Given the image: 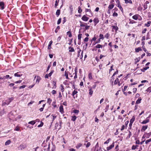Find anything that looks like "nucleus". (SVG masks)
Here are the masks:
<instances>
[{"label": "nucleus", "instance_id": "nucleus-10", "mask_svg": "<svg viewBox=\"0 0 151 151\" xmlns=\"http://www.w3.org/2000/svg\"><path fill=\"white\" fill-rule=\"evenodd\" d=\"M12 99H8V102H4L3 103V105H5L6 104L8 105L9 103L11 102V101H12Z\"/></svg>", "mask_w": 151, "mask_h": 151}, {"label": "nucleus", "instance_id": "nucleus-3", "mask_svg": "<svg viewBox=\"0 0 151 151\" xmlns=\"http://www.w3.org/2000/svg\"><path fill=\"white\" fill-rule=\"evenodd\" d=\"M114 142H113L112 144L109 146V147H106V150L107 151H109L110 150H111L112 148H113L114 146Z\"/></svg>", "mask_w": 151, "mask_h": 151}, {"label": "nucleus", "instance_id": "nucleus-50", "mask_svg": "<svg viewBox=\"0 0 151 151\" xmlns=\"http://www.w3.org/2000/svg\"><path fill=\"white\" fill-rule=\"evenodd\" d=\"M151 142V138L145 141V143H146V144H148L149 142Z\"/></svg>", "mask_w": 151, "mask_h": 151}, {"label": "nucleus", "instance_id": "nucleus-23", "mask_svg": "<svg viewBox=\"0 0 151 151\" xmlns=\"http://www.w3.org/2000/svg\"><path fill=\"white\" fill-rule=\"evenodd\" d=\"M113 29H114L116 31H117L118 29V27L116 26H112Z\"/></svg>", "mask_w": 151, "mask_h": 151}, {"label": "nucleus", "instance_id": "nucleus-29", "mask_svg": "<svg viewBox=\"0 0 151 151\" xmlns=\"http://www.w3.org/2000/svg\"><path fill=\"white\" fill-rule=\"evenodd\" d=\"M36 122H35V121H32L29 122H28V124H30L32 125H33Z\"/></svg>", "mask_w": 151, "mask_h": 151}, {"label": "nucleus", "instance_id": "nucleus-31", "mask_svg": "<svg viewBox=\"0 0 151 151\" xmlns=\"http://www.w3.org/2000/svg\"><path fill=\"white\" fill-rule=\"evenodd\" d=\"M11 142L10 140H9L6 142L5 145H8Z\"/></svg>", "mask_w": 151, "mask_h": 151}, {"label": "nucleus", "instance_id": "nucleus-63", "mask_svg": "<svg viewBox=\"0 0 151 151\" xmlns=\"http://www.w3.org/2000/svg\"><path fill=\"white\" fill-rule=\"evenodd\" d=\"M53 70H52L50 73H49L48 75L49 76H50V77L52 75V74L53 73Z\"/></svg>", "mask_w": 151, "mask_h": 151}, {"label": "nucleus", "instance_id": "nucleus-22", "mask_svg": "<svg viewBox=\"0 0 151 151\" xmlns=\"http://www.w3.org/2000/svg\"><path fill=\"white\" fill-rule=\"evenodd\" d=\"M60 9H58L56 13V14L58 17L60 15Z\"/></svg>", "mask_w": 151, "mask_h": 151}, {"label": "nucleus", "instance_id": "nucleus-52", "mask_svg": "<svg viewBox=\"0 0 151 151\" xmlns=\"http://www.w3.org/2000/svg\"><path fill=\"white\" fill-rule=\"evenodd\" d=\"M20 129L18 127H16V128L14 129L15 131H19Z\"/></svg>", "mask_w": 151, "mask_h": 151}, {"label": "nucleus", "instance_id": "nucleus-17", "mask_svg": "<svg viewBox=\"0 0 151 151\" xmlns=\"http://www.w3.org/2000/svg\"><path fill=\"white\" fill-rule=\"evenodd\" d=\"M149 68V67L147 66V67L144 68H143L141 69V70L143 72H144L145 71V70H147Z\"/></svg>", "mask_w": 151, "mask_h": 151}, {"label": "nucleus", "instance_id": "nucleus-12", "mask_svg": "<svg viewBox=\"0 0 151 151\" xmlns=\"http://www.w3.org/2000/svg\"><path fill=\"white\" fill-rule=\"evenodd\" d=\"M14 75L15 76L19 77H20L22 75V74L20 73L19 72H17L16 73H15L14 74Z\"/></svg>", "mask_w": 151, "mask_h": 151}, {"label": "nucleus", "instance_id": "nucleus-9", "mask_svg": "<svg viewBox=\"0 0 151 151\" xmlns=\"http://www.w3.org/2000/svg\"><path fill=\"white\" fill-rule=\"evenodd\" d=\"M139 17L140 16L139 15L135 14L132 17V18L135 20H137Z\"/></svg>", "mask_w": 151, "mask_h": 151}, {"label": "nucleus", "instance_id": "nucleus-57", "mask_svg": "<svg viewBox=\"0 0 151 151\" xmlns=\"http://www.w3.org/2000/svg\"><path fill=\"white\" fill-rule=\"evenodd\" d=\"M147 91L148 92H149V93H150L151 92V86L149 87L147 90Z\"/></svg>", "mask_w": 151, "mask_h": 151}, {"label": "nucleus", "instance_id": "nucleus-19", "mask_svg": "<svg viewBox=\"0 0 151 151\" xmlns=\"http://www.w3.org/2000/svg\"><path fill=\"white\" fill-rule=\"evenodd\" d=\"M68 48L69 50V52H73L75 51L73 47H69Z\"/></svg>", "mask_w": 151, "mask_h": 151}, {"label": "nucleus", "instance_id": "nucleus-45", "mask_svg": "<svg viewBox=\"0 0 151 151\" xmlns=\"http://www.w3.org/2000/svg\"><path fill=\"white\" fill-rule=\"evenodd\" d=\"M80 26L81 27H84L86 25L83 24L82 22L80 21Z\"/></svg>", "mask_w": 151, "mask_h": 151}, {"label": "nucleus", "instance_id": "nucleus-15", "mask_svg": "<svg viewBox=\"0 0 151 151\" xmlns=\"http://www.w3.org/2000/svg\"><path fill=\"white\" fill-rule=\"evenodd\" d=\"M148 126L147 125L143 126L141 129V131H145L147 128Z\"/></svg>", "mask_w": 151, "mask_h": 151}, {"label": "nucleus", "instance_id": "nucleus-4", "mask_svg": "<svg viewBox=\"0 0 151 151\" xmlns=\"http://www.w3.org/2000/svg\"><path fill=\"white\" fill-rule=\"evenodd\" d=\"M89 18L87 17L85 15H84L81 18L85 22H86L88 20Z\"/></svg>", "mask_w": 151, "mask_h": 151}, {"label": "nucleus", "instance_id": "nucleus-16", "mask_svg": "<svg viewBox=\"0 0 151 151\" xmlns=\"http://www.w3.org/2000/svg\"><path fill=\"white\" fill-rule=\"evenodd\" d=\"M103 47V46L101 45L97 44L96 45V46L95 47L96 48H102Z\"/></svg>", "mask_w": 151, "mask_h": 151}, {"label": "nucleus", "instance_id": "nucleus-64", "mask_svg": "<svg viewBox=\"0 0 151 151\" xmlns=\"http://www.w3.org/2000/svg\"><path fill=\"white\" fill-rule=\"evenodd\" d=\"M25 87H26V86L25 85H23V86H20L19 87V89L24 88Z\"/></svg>", "mask_w": 151, "mask_h": 151}, {"label": "nucleus", "instance_id": "nucleus-46", "mask_svg": "<svg viewBox=\"0 0 151 151\" xmlns=\"http://www.w3.org/2000/svg\"><path fill=\"white\" fill-rule=\"evenodd\" d=\"M132 133H131V132L129 131V134L128 136L127 137V139H128L130 137L132 136Z\"/></svg>", "mask_w": 151, "mask_h": 151}, {"label": "nucleus", "instance_id": "nucleus-54", "mask_svg": "<svg viewBox=\"0 0 151 151\" xmlns=\"http://www.w3.org/2000/svg\"><path fill=\"white\" fill-rule=\"evenodd\" d=\"M61 19L60 18H59L58 19V22H57V24H60V23H61Z\"/></svg>", "mask_w": 151, "mask_h": 151}, {"label": "nucleus", "instance_id": "nucleus-47", "mask_svg": "<svg viewBox=\"0 0 151 151\" xmlns=\"http://www.w3.org/2000/svg\"><path fill=\"white\" fill-rule=\"evenodd\" d=\"M73 113H75V114H78L79 113V110H76V109H74L73 110Z\"/></svg>", "mask_w": 151, "mask_h": 151}, {"label": "nucleus", "instance_id": "nucleus-13", "mask_svg": "<svg viewBox=\"0 0 151 151\" xmlns=\"http://www.w3.org/2000/svg\"><path fill=\"white\" fill-rule=\"evenodd\" d=\"M141 100H142V99L140 98H139L136 101V104H139V103H140Z\"/></svg>", "mask_w": 151, "mask_h": 151}, {"label": "nucleus", "instance_id": "nucleus-33", "mask_svg": "<svg viewBox=\"0 0 151 151\" xmlns=\"http://www.w3.org/2000/svg\"><path fill=\"white\" fill-rule=\"evenodd\" d=\"M135 120V117L134 116H133L132 119L130 120L131 123H133Z\"/></svg>", "mask_w": 151, "mask_h": 151}, {"label": "nucleus", "instance_id": "nucleus-56", "mask_svg": "<svg viewBox=\"0 0 151 151\" xmlns=\"http://www.w3.org/2000/svg\"><path fill=\"white\" fill-rule=\"evenodd\" d=\"M96 86V84H95L93 85V86L92 87H90V88H92V89H94L95 88Z\"/></svg>", "mask_w": 151, "mask_h": 151}, {"label": "nucleus", "instance_id": "nucleus-14", "mask_svg": "<svg viewBox=\"0 0 151 151\" xmlns=\"http://www.w3.org/2000/svg\"><path fill=\"white\" fill-rule=\"evenodd\" d=\"M52 40L50 41V42H49L48 45V49H51V45L52 44Z\"/></svg>", "mask_w": 151, "mask_h": 151}, {"label": "nucleus", "instance_id": "nucleus-11", "mask_svg": "<svg viewBox=\"0 0 151 151\" xmlns=\"http://www.w3.org/2000/svg\"><path fill=\"white\" fill-rule=\"evenodd\" d=\"M93 21L95 23V25H96V24L97 23H98L99 21V20H98V19L97 18H95Z\"/></svg>", "mask_w": 151, "mask_h": 151}, {"label": "nucleus", "instance_id": "nucleus-59", "mask_svg": "<svg viewBox=\"0 0 151 151\" xmlns=\"http://www.w3.org/2000/svg\"><path fill=\"white\" fill-rule=\"evenodd\" d=\"M43 125V122H41L40 124L38 126V127H41Z\"/></svg>", "mask_w": 151, "mask_h": 151}, {"label": "nucleus", "instance_id": "nucleus-25", "mask_svg": "<svg viewBox=\"0 0 151 151\" xmlns=\"http://www.w3.org/2000/svg\"><path fill=\"white\" fill-rule=\"evenodd\" d=\"M68 72H67L66 71H65V74L64 75L66 77V78L67 79H68L69 78L68 77Z\"/></svg>", "mask_w": 151, "mask_h": 151}, {"label": "nucleus", "instance_id": "nucleus-8", "mask_svg": "<svg viewBox=\"0 0 151 151\" xmlns=\"http://www.w3.org/2000/svg\"><path fill=\"white\" fill-rule=\"evenodd\" d=\"M0 8L2 10H3L4 8V4L3 2H0Z\"/></svg>", "mask_w": 151, "mask_h": 151}, {"label": "nucleus", "instance_id": "nucleus-1", "mask_svg": "<svg viewBox=\"0 0 151 151\" xmlns=\"http://www.w3.org/2000/svg\"><path fill=\"white\" fill-rule=\"evenodd\" d=\"M77 93L78 91L76 90H74L73 93L72 95L74 98V99H75L77 97Z\"/></svg>", "mask_w": 151, "mask_h": 151}, {"label": "nucleus", "instance_id": "nucleus-61", "mask_svg": "<svg viewBox=\"0 0 151 151\" xmlns=\"http://www.w3.org/2000/svg\"><path fill=\"white\" fill-rule=\"evenodd\" d=\"M51 93L52 94H55L56 93V91L55 90H53L52 92Z\"/></svg>", "mask_w": 151, "mask_h": 151}, {"label": "nucleus", "instance_id": "nucleus-58", "mask_svg": "<svg viewBox=\"0 0 151 151\" xmlns=\"http://www.w3.org/2000/svg\"><path fill=\"white\" fill-rule=\"evenodd\" d=\"M113 16L114 17H117L118 16V14L117 13L114 12L113 14Z\"/></svg>", "mask_w": 151, "mask_h": 151}, {"label": "nucleus", "instance_id": "nucleus-20", "mask_svg": "<svg viewBox=\"0 0 151 151\" xmlns=\"http://www.w3.org/2000/svg\"><path fill=\"white\" fill-rule=\"evenodd\" d=\"M149 122L148 119H146L145 120L143 121L141 123L142 124H145Z\"/></svg>", "mask_w": 151, "mask_h": 151}, {"label": "nucleus", "instance_id": "nucleus-62", "mask_svg": "<svg viewBox=\"0 0 151 151\" xmlns=\"http://www.w3.org/2000/svg\"><path fill=\"white\" fill-rule=\"evenodd\" d=\"M79 10H78V12L80 13L82 12V10L81 9V8L80 7H79L78 8Z\"/></svg>", "mask_w": 151, "mask_h": 151}, {"label": "nucleus", "instance_id": "nucleus-18", "mask_svg": "<svg viewBox=\"0 0 151 151\" xmlns=\"http://www.w3.org/2000/svg\"><path fill=\"white\" fill-rule=\"evenodd\" d=\"M135 52H138L139 51H142V50L141 49V47H139L137 48H136L135 49Z\"/></svg>", "mask_w": 151, "mask_h": 151}, {"label": "nucleus", "instance_id": "nucleus-28", "mask_svg": "<svg viewBox=\"0 0 151 151\" xmlns=\"http://www.w3.org/2000/svg\"><path fill=\"white\" fill-rule=\"evenodd\" d=\"M114 5L113 4H111L108 7V8L109 9H112L114 7Z\"/></svg>", "mask_w": 151, "mask_h": 151}, {"label": "nucleus", "instance_id": "nucleus-24", "mask_svg": "<svg viewBox=\"0 0 151 151\" xmlns=\"http://www.w3.org/2000/svg\"><path fill=\"white\" fill-rule=\"evenodd\" d=\"M77 117L75 116H72L71 120L73 121H75Z\"/></svg>", "mask_w": 151, "mask_h": 151}, {"label": "nucleus", "instance_id": "nucleus-39", "mask_svg": "<svg viewBox=\"0 0 151 151\" xmlns=\"http://www.w3.org/2000/svg\"><path fill=\"white\" fill-rule=\"evenodd\" d=\"M126 3H132V1L131 0H124Z\"/></svg>", "mask_w": 151, "mask_h": 151}, {"label": "nucleus", "instance_id": "nucleus-38", "mask_svg": "<svg viewBox=\"0 0 151 151\" xmlns=\"http://www.w3.org/2000/svg\"><path fill=\"white\" fill-rule=\"evenodd\" d=\"M67 34L68 35V37H72V35L71 32L70 31H68L67 32Z\"/></svg>", "mask_w": 151, "mask_h": 151}, {"label": "nucleus", "instance_id": "nucleus-49", "mask_svg": "<svg viewBox=\"0 0 151 151\" xmlns=\"http://www.w3.org/2000/svg\"><path fill=\"white\" fill-rule=\"evenodd\" d=\"M142 48L143 49V50L146 53L147 52V50L145 48V47L144 46H142Z\"/></svg>", "mask_w": 151, "mask_h": 151}, {"label": "nucleus", "instance_id": "nucleus-48", "mask_svg": "<svg viewBox=\"0 0 151 151\" xmlns=\"http://www.w3.org/2000/svg\"><path fill=\"white\" fill-rule=\"evenodd\" d=\"M143 7L144 8V10L146 9L147 8V5L146 4H144L143 5Z\"/></svg>", "mask_w": 151, "mask_h": 151}, {"label": "nucleus", "instance_id": "nucleus-34", "mask_svg": "<svg viewBox=\"0 0 151 151\" xmlns=\"http://www.w3.org/2000/svg\"><path fill=\"white\" fill-rule=\"evenodd\" d=\"M52 101V99H51L50 98H49L47 99V103L49 104H50V103H51Z\"/></svg>", "mask_w": 151, "mask_h": 151}, {"label": "nucleus", "instance_id": "nucleus-27", "mask_svg": "<svg viewBox=\"0 0 151 151\" xmlns=\"http://www.w3.org/2000/svg\"><path fill=\"white\" fill-rule=\"evenodd\" d=\"M93 93V91L92 90V88H89V94L91 95Z\"/></svg>", "mask_w": 151, "mask_h": 151}, {"label": "nucleus", "instance_id": "nucleus-32", "mask_svg": "<svg viewBox=\"0 0 151 151\" xmlns=\"http://www.w3.org/2000/svg\"><path fill=\"white\" fill-rule=\"evenodd\" d=\"M140 58H136L135 59V64H136L137 62H138L140 60Z\"/></svg>", "mask_w": 151, "mask_h": 151}, {"label": "nucleus", "instance_id": "nucleus-44", "mask_svg": "<svg viewBox=\"0 0 151 151\" xmlns=\"http://www.w3.org/2000/svg\"><path fill=\"white\" fill-rule=\"evenodd\" d=\"M60 89L62 92H63L64 90V88L63 85H61L60 87Z\"/></svg>", "mask_w": 151, "mask_h": 151}, {"label": "nucleus", "instance_id": "nucleus-6", "mask_svg": "<svg viewBox=\"0 0 151 151\" xmlns=\"http://www.w3.org/2000/svg\"><path fill=\"white\" fill-rule=\"evenodd\" d=\"M77 68H75V73H73V74H74L75 75V76L74 77V79H76L77 78V72H78V71H77Z\"/></svg>", "mask_w": 151, "mask_h": 151}, {"label": "nucleus", "instance_id": "nucleus-35", "mask_svg": "<svg viewBox=\"0 0 151 151\" xmlns=\"http://www.w3.org/2000/svg\"><path fill=\"white\" fill-rule=\"evenodd\" d=\"M150 23H151L150 21H148L147 22V23L145 24V26H146L147 27H148L150 26Z\"/></svg>", "mask_w": 151, "mask_h": 151}, {"label": "nucleus", "instance_id": "nucleus-30", "mask_svg": "<svg viewBox=\"0 0 151 151\" xmlns=\"http://www.w3.org/2000/svg\"><path fill=\"white\" fill-rule=\"evenodd\" d=\"M40 79V78L39 76H37L36 81V83H39Z\"/></svg>", "mask_w": 151, "mask_h": 151}, {"label": "nucleus", "instance_id": "nucleus-21", "mask_svg": "<svg viewBox=\"0 0 151 151\" xmlns=\"http://www.w3.org/2000/svg\"><path fill=\"white\" fill-rule=\"evenodd\" d=\"M52 84L54 85L53 87L52 88V89H55L56 88V83L55 81H52Z\"/></svg>", "mask_w": 151, "mask_h": 151}, {"label": "nucleus", "instance_id": "nucleus-55", "mask_svg": "<svg viewBox=\"0 0 151 151\" xmlns=\"http://www.w3.org/2000/svg\"><path fill=\"white\" fill-rule=\"evenodd\" d=\"M90 145H91V144H90V142H88L87 143V144H86V148L90 146Z\"/></svg>", "mask_w": 151, "mask_h": 151}, {"label": "nucleus", "instance_id": "nucleus-51", "mask_svg": "<svg viewBox=\"0 0 151 151\" xmlns=\"http://www.w3.org/2000/svg\"><path fill=\"white\" fill-rule=\"evenodd\" d=\"M111 140V139L109 138L105 142H104V144H108L109 142V141Z\"/></svg>", "mask_w": 151, "mask_h": 151}, {"label": "nucleus", "instance_id": "nucleus-42", "mask_svg": "<svg viewBox=\"0 0 151 151\" xmlns=\"http://www.w3.org/2000/svg\"><path fill=\"white\" fill-rule=\"evenodd\" d=\"M119 82V79L118 78H116V80H115L114 82V84H116L118 82Z\"/></svg>", "mask_w": 151, "mask_h": 151}, {"label": "nucleus", "instance_id": "nucleus-43", "mask_svg": "<svg viewBox=\"0 0 151 151\" xmlns=\"http://www.w3.org/2000/svg\"><path fill=\"white\" fill-rule=\"evenodd\" d=\"M4 79H7L9 78L10 79H11L12 78V77H10L9 76V75H6V76H4Z\"/></svg>", "mask_w": 151, "mask_h": 151}, {"label": "nucleus", "instance_id": "nucleus-37", "mask_svg": "<svg viewBox=\"0 0 151 151\" xmlns=\"http://www.w3.org/2000/svg\"><path fill=\"white\" fill-rule=\"evenodd\" d=\"M99 38L103 40L104 38V37L103 35L100 34L99 35Z\"/></svg>", "mask_w": 151, "mask_h": 151}, {"label": "nucleus", "instance_id": "nucleus-5", "mask_svg": "<svg viewBox=\"0 0 151 151\" xmlns=\"http://www.w3.org/2000/svg\"><path fill=\"white\" fill-rule=\"evenodd\" d=\"M26 147L27 145H26L21 144L19 145V148H20L21 150H22V149L25 148Z\"/></svg>", "mask_w": 151, "mask_h": 151}, {"label": "nucleus", "instance_id": "nucleus-41", "mask_svg": "<svg viewBox=\"0 0 151 151\" xmlns=\"http://www.w3.org/2000/svg\"><path fill=\"white\" fill-rule=\"evenodd\" d=\"M82 34H79L78 35V40H80L82 37Z\"/></svg>", "mask_w": 151, "mask_h": 151}, {"label": "nucleus", "instance_id": "nucleus-40", "mask_svg": "<svg viewBox=\"0 0 151 151\" xmlns=\"http://www.w3.org/2000/svg\"><path fill=\"white\" fill-rule=\"evenodd\" d=\"M88 78L90 79H92V74L91 73H90L88 75Z\"/></svg>", "mask_w": 151, "mask_h": 151}, {"label": "nucleus", "instance_id": "nucleus-60", "mask_svg": "<svg viewBox=\"0 0 151 151\" xmlns=\"http://www.w3.org/2000/svg\"><path fill=\"white\" fill-rule=\"evenodd\" d=\"M142 9V8L141 6L138 7L137 8V10L139 11H141Z\"/></svg>", "mask_w": 151, "mask_h": 151}, {"label": "nucleus", "instance_id": "nucleus-26", "mask_svg": "<svg viewBox=\"0 0 151 151\" xmlns=\"http://www.w3.org/2000/svg\"><path fill=\"white\" fill-rule=\"evenodd\" d=\"M82 145V144L81 143L78 144L76 146V147L77 149H79Z\"/></svg>", "mask_w": 151, "mask_h": 151}, {"label": "nucleus", "instance_id": "nucleus-2", "mask_svg": "<svg viewBox=\"0 0 151 151\" xmlns=\"http://www.w3.org/2000/svg\"><path fill=\"white\" fill-rule=\"evenodd\" d=\"M116 3H117V6L119 7V8L120 9V10L122 12H123V9L121 6L120 5V3L119 1L118 0H117L116 1Z\"/></svg>", "mask_w": 151, "mask_h": 151}, {"label": "nucleus", "instance_id": "nucleus-53", "mask_svg": "<svg viewBox=\"0 0 151 151\" xmlns=\"http://www.w3.org/2000/svg\"><path fill=\"white\" fill-rule=\"evenodd\" d=\"M109 35L108 33H107L105 35V37L107 39H108L109 37Z\"/></svg>", "mask_w": 151, "mask_h": 151}, {"label": "nucleus", "instance_id": "nucleus-36", "mask_svg": "<svg viewBox=\"0 0 151 151\" xmlns=\"http://www.w3.org/2000/svg\"><path fill=\"white\" fill-rule=\"evenodd\" d=\"M51 116H52V122L55 120V119L56 118V116L55 115H51Z\"/></svg>", "mask_w": 151, "mask_h": 151}, {"label": "nucleus", "instance_id": "nucleus-7", "mask_svg": "<svg viewBox=\"0 0 151 151\" xmlns=\"http://www.w3.org/2000/svg\"><path fill=\"white\" fill-rule=\"evenodd\" d=\"M59 111L62 114L64 113L63 106L62 105H61L59 107Z\"/></svg>", "mask_w": 151, "mask_h": 151}]
</instances>
